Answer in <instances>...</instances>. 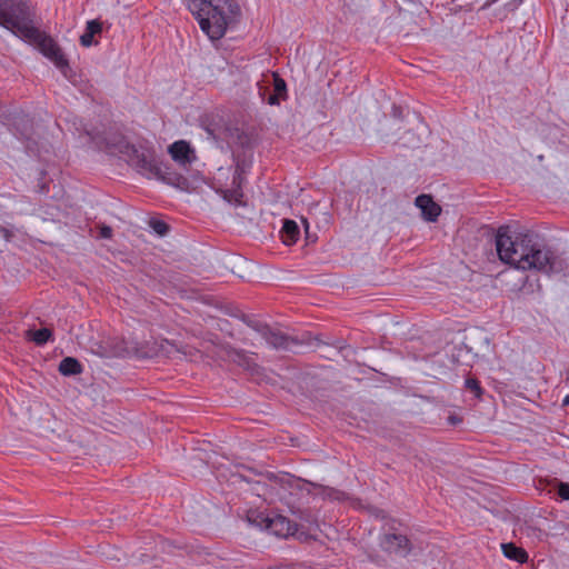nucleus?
<instances>
[{
    "mask_svg": "<svg viewBox=\"0 0 569 569\" xmlns=\"http://www.w3.org/2000/svg\"><path fill=\"white\" fill-rule=\"evenodd\" d=\"M496 248L501 261L523 271L542 273L553 271L556 254L530 231L509 234V227H500L496 236Z\"/></svg>",
    "mask_w": 569,
    "mask_h": 569,
    "instance_id": "nucleus-1",
    "label": "nucleus"
},
{
    "mask_svg": "<svg viewBox=\"0 0 569 569\" xmlns=\"http://www.w3.org/2000/svg\"><path fill=\"white\" fill-rule=\"evenodd\" d=\"M10 0H0V12L7 17L10 23H0L1 27L24 39L36 41L41 53L51 60L64 78L69 79L72 72L69 61L58 43L48 36L42 34L37 28L20 21L12 12Z\"/></svg>",
    "mask_w": 569,
    "mask_h": 569,
    "instance_id": "nucleus-2",
    "label": "nucleus"
},
{
    "mask_svg": "<svg viewBox=\"0 0 569 569\" xmlns=\"http://www.w3.org/2000/svg\"><path fill=\"white\" fill-rule=\"evenodd\" d=\"M210 40L221 39L227 30V10L233 0H182Z\"/></svg>",
    "mask_w": 569,
    "mask_h": 569,
    "instance_id": "nucleus-3",
    "label": "nucleus"
},
{
    "mask_svg": "<svg viewBox=\"0 0 569 569\" xmlns=\"http://www.w3.org/2000/svg\"><path fill=\"white\" fill-rule=\"evenodd\" d=\"M119 152L139 173L147 178L164 179L168 168L158 159L153 148L121 142Z\"/></svg>",
    "mask_w": 569,
    "mask_h": 569,
    "instance_id": "nucleus-4",
    "label": "nucleus"
},
{
    "mask_svg": "<svg viewBox=\"0 0 569 569\" xmlns=\"http://www.w3.org/2000/svg\"><path fill=\"white\" fill-rule=\"evenodd\" d=\"M248 521L276 537L286 538L297 531L296 523L279 513L250 512Z\"/></svg>",
    "mask_w": 569,
    "mask_h": 569,
    "instance_id": "nucleus-5",
    "label": "nucleus"
},
{
    "mask_svg": "<svg viewBox=\"0 0 569 569\" xmlns=\"http://www.w3.org/2000/svg\"><path fill=\"white\" fill-rule=\"evenodd\" d=\"M381 546L386 551L401 557H406L411 550L409 539L399 533L385 535L381 540Z\"/></svg>",
    "mask_w": 569,
    "mask_h": 569,
    "instance_id": "nucleus-6",
    "label": "nucleus"
},
{
    "mask_svg": "<svg viewBox=\"0 0 569 569\" xmlns=\"http://www.w3.org/2000/svg\"><path fill=\"white\" fill-rule=\"evenodd\" d=\"M171 158L181 167H187L196 160L194 150L184 140L174 141L168 149Z\"/></svg>",
    "mask_w": 569,
    "mask_h": 569,
    "instance_id": "nucleus-7",
    "label": "nucleus"
},
{
    "mask_svg": "<svg viewBox=\"0 0 569 569\" xmlns=\"http://www.w3.org/2000/svg\"><path fill=\"white\" fill-rule=\"evenodd\" d=\"M416 206L421 210L422 217L427 221L435 222L441 213V208L428 194H420L416 198Z\"/></svg>",
    "mask_w": 569,
    "mask_h": 569,
    "instance_id": "nucleus-8",
    "label": "nucleus"
},
{
    "mask_svg": "<svg viewBox=\"0 0 569 569\" xmlns=\"http://www.w3.org/2000/svg\"><path fill=\"white\" fill-rule=\"evenodd\" d=\"M266 342L274 349H288L292 340L278 329L266 328L262 331Z\"/></svg>",
    "mask_w": 569,
    "mask_h": 569,
    "instance_id": "nucleus-9",
    "label": "nucleus"
},
{
    "mask_svg": "<svg viewBox=\"0 0 569 569\" xmlns=\"http://www.w3.org/2000/svg\"><path fill=\"white\" fill-rule=\"evenodd\" d=\"M280 233L282 242L286 246H291L299 239L300 230L296 221L284 220Z\"/></svg>",
    "mask_w": 569,
    "mask_h": 569,
    "instance_id": "nucleus-10",
    "label": "nucleus"
},
{
    "mask_svg": "<svg viewBox=\"0 0 569 569\" xmlns=\"http://www.w3.org/2000/svg\"><path fill=\"white\" fill-rule=\"evenodd\" d=\"M501 550L503 556L510 560L517 561L519 563H525L528 560L527 551L521 547H517L512 542L502 543Z\"/></svg>",
    "mask_w": 569,
    "mask_h": 569,
    "instance_id": "nucleus-11",
    "label": "nucleus"
},
{
    "mask_svg": "<svg viewBox=\"0 0 569 569\" xmlns=\"http://www.w3.org/2000/svg\"><path fill=\"white\" fill-rule=\"evenodd\" d=\"M102 31V24L98 20H90L87 22L86 31L80 37V43L83 47L93 44V37Z\"/></svg>",
    "mask_w": 569,
    "mask_h": 569,
    "instance_id": "nucleus-12",
    "label": "nucleus"
},
{
    "mask_svg": "<svg viewBox=\"0 0 569 569\" xmlns=\"http://www.w3.org/2000/svg\"><path fill=\"white\" fill-rule=\"evenodd\" d=\"M59 372L62 376H76L82 372V366L76 358L66 357L59 363Z\"/></svg>",
    "mask_w": 569,
    "mask_h": 569,
    "instance_id": "nucleus-13",
    "label": "nucleus"
},
{
    "mask_svg": "<svg viewBox=\"0 0 569 569\" xmlns=\"http://www.w3.org/2000/svg\"><path fill=\"white\" fill-rule=\"evenodd\" d=\"M273 87L274 93L268 98L269 104H278L279 97L283 96L287 89L284 80L277 74H273Z\"/></svg>",
    "mask_w": 569,
    "mask_h": 569,
    "instance_id": "nucleus-14",
    "label": "nucleus"
},
{
    "mask_svg": "<svg viewBox=\"0 0 569 569\" xmlns=\"http://www.w3.org/2000/svg\"><path fill=\"white\" fill-rule=\"evenodd\" d=\"M51 336H52V332L50 329L41 328V329L33 331L32 340L37 345H44L46 342H48L50 340Z\"/></svg>",
    "mask_w": 569,
    "mask_h": 569,
    "instance_id": "nucleus-15",
    "label": "nucleus"
},
{
    "mask_svg": "<svg viewBox=\"0 0 569 569\" xmlns=\"http://www.w3.org/2000/svg\"><path fill=\"white\" fill-rule=\"evenodd\" d=\"M466 388L475 392L476 397H480L481 395V387L477 379L475 378H468L466 380Z\"/></svg>",
    "mask_w": 569,
    "mask_h": 569,
    "instance_id": "nucleus-16",
    "label": "nucleus"
},
{
    "mask_svg": "<svg viewBox=\"0 0 569 569\" xmlns=\"http://www.w3.org/2000/svg\"><path fill=\"white\" fill-rule=\"evenodd\" d=\"M224 198L228 201H233L236 204H240L241 198H242V192L240 191V189H236L233 191H226Z\"/></svg>",
    "mask_w": 569,
    "mask_h": 569,
    "instance_id": "nucleus-17",
    "label": "nucleus"
},
{
    "mask_svg": "<svg viewBox=\"0 0 569 569\" xmlns=\"http://www.w3.org/2000/svg\"><path fill=\"white\" fill-rule=\"evenodd\" d=\"M151 227L160 236L166 234L169 229V227L166 222L159 221V220L151 222Z\"/></svg>",
    "mask_w": 569,
    "mask_h": 569,
    "instance_id": "nucleus-18",
    "label": "nucleus"
},
{
    "mask_svg": "<svg viewBox=\"0 0 569 569\" xmlns=\"http://www.w3.org/2000/svg\"><path fill=\"white\" fill-rule=\"evenodd\" d=\"M558 495L561 497V499L568 500L569 499V483L561 482L558 486Z\"/></svg>",
    "mask_w": 569,
    "mask_h": 569,
    "instance_id": "nucleus-19",
    "label": "nucleus"
},
{
    "mask_svg": "<svg viewBox=\"0 0 569 569\" xmlns=\"http://www.w3.org/2000/svg\"><path fill=\"white\" fill-rule=\"evenodd\" d=\"M112 236V229L108 226H102L99 230V237L103 239H109Z\"/></svg>",
    "mask_w": 569,
    "mask_h": 569,
    "instance_id": "nucleus-20",
    "label": "nucleus"
},
{
    "mask_svg": "<svg viewBox=\"0 0 569 569\" xmlns=\"http://www.w3.org/2000/svg\"><path fill=\"white\" fill-rule=\"evenodd\" d=\"M2 22L10 23V21L7 19V17L0 12V23H2Z\"/></svg>",
    "mask_w": 569,
    "mask_h": 569,
    "instance_id": "nucleus-21",
    "label": "nucleus"
},
{
    "mask_svg": "<svg viewBox=\"0 0 569 569\" xmlns=\"http://www.w3.org/2000/svg\"><path fill=\"white\" fill-rule=\"evenodd\" d=\"M562 405L563 406H568L569 405V395H567L563 400H562Z\"/></svg>",
    "mask_w": 569,
    "mask_h": 569,
    "instance_id": "nucleus-22",
    "label": "nucleus"
},
{
    "mask_svg": "<svg viewBox=\"0 0 569 569\" xmlns=\"http://www.w3.org/2000/svg\"><path fill=\"white\" fill-rule=\"evenodd\" d=\"M288 483L291 486V483L295 481L292 478H287Z\"/></svg>",
    "mask_w": 569,
    "mask_h": 569,
    "instance_id": "nucleus-23",
    "label": "nucleus"
}]
</instances>
